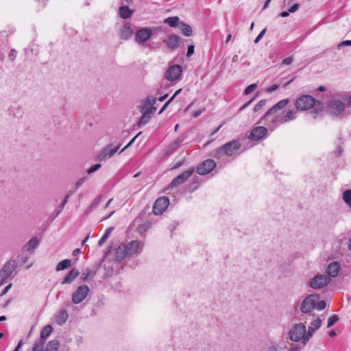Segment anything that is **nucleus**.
I'll return each instance as SVG.
<instances>
[{
  "mask_svg": "<svg viewBox=\"0 0 351 351\" xmlns=\"http://www.w3.org/2000/svg\"><path fill=\"white\" fill-rule=\"evenodd\" d=\"M241 143L239 139L230 141L215 150L214 157L221 159L223 156L232 157L239 154Z\"/></svg>",
  "mask_w": 351,
  "mask_h": 351,
  "instance_id": "f257e3e1",
  "label": "nucleus"
},
{
  "mask_svg": "<svg viewBox=\"0 0 351 351\" xmlns=\"http://www.w3.org/2000/svg\"><path fill=\"white\" fill-rule=\"evenodd\" d=\"M262 122L271 131L274 130L279 125L283 124L280 112H276L271 108L262 118Z\"/></svg>",
  "mask_w": 351,
  "mask_h": 351,
  "instance_id": "f03ea898",
  "label": "nucleus"
},
{
  "mask_svg": "<svg viewBox=\"0 0 351 351\" xmlns=\"http://www.w3.org/2000/svg\"><path fill=\"white\" fill-rule=\"evenodd\" d=\"M306 333V326L303 323H299L294 325L289 332V339L291 341L299 342L303 340Z\"/></svg>",
  "mask_w": 351,
  "mask_h": 351,
  "instance_id": "7ed1b4c3",
  "label": "nucleus"
},
{
  "mask_svg": "<svg viewBox=\"0 0 351 351\" xmlns=\"http://www.w3.org/2000/svg\"><path fill=\"white\" fill-rule=\"evenodd\" d=\"M319 295L317 294H310L308 295L300 304V311L304 314H310L316 306V300H318Z\"/></svg>",
  "mask_w": 351,
  "mask_h": 351,
  "instance_id": "20e7f679",
  "label": "nucleus"
},
{
  "mask_svg": "<svg viewBox=\"0 0 351 351\" xmlns=\"http://www.w3.org/2000/svg\"><path fill=\"white\" fill-rule=\"evenodd\" d=\"M331 278L326 274H318L309 280L308 286L313 289H320L327 286Z\"/></svg>",
  "mask_w": 351,
  "mask_h": 351,
  "instance_id": "39448f33",
  "label": "nucleus"
},
{
  "mask_svg": "<svg viewBox=\"0 0 351 351\" xmlns=\"http://www.w3.org/2000/svg\"><path fill=\"white\" fill-rule=\"evenodd\" d=\"M315 104V99L309 95H304L295 101V108L298 110H306L311 108Z\"/></svg>",
  "mask_w": 351,
  "mask_h": 351,
  "instance_id": "423d86ee",
  "label": "nucleus"
},
{
  "mask_svg": "<svg viewBox=\"0 0 351 351\" xmlns=\"http://www.w3.org/2000/svg\"><path fill=\"white\" fill-rule=\"evenodd\" d=\"M140 248V243L138 241H132L129 242L124 247H119L117 248V252L121 251L124 252V254L122 256H118L121 259H123L126 256H132L136 253H138Z\"/></svg>",
  "mask_w": 351,
  "mask_h": 351,
  "instance_id": "0eeeda50",
  "label": "nucleus"
},
{
  "mask_svg": "<svg viewBox=\"0 0 351 351\" xmlns=\"http://www.w3.org/2000/svg\"><path fill=\"white\" fill-rule=\"evenodd\" d=\"M17 267L16 261L11 259L6 262L0 271V278L7 280L12 278L13 272Z\"/></svg>",
  "mask_w": 351,
  "mask_h": 351,
  "instance_id": "6e6552de",
  "label": "nucleus"
},
{
  "mask_svg": "<svg viewBox=\"0 0 351 351\" xmlns=\"http://www.w3.org/2000/svg\"><path fill=\"white\" fill-rule=\"evenodd\" d=\"M194 171L195 169L193 167H191L188 170L178 175L171 181L167 189H172L173 187L181 185L192 176V174L194 173Z\"/></svg>",
  "mask_w": 351,
  "mask_h": 351,
  "instance_id": "1a4fd4ad",
  "label": "nucleus"
},
{
  "mask_svg": "<svg viewBox=\"0 0 351 351\" xmlns=\"http://www.w3.org/2000/svg\"><path fill=\"white\" fill-rule=\"evenodd\" d=\"M89 288L87 285L80 286L72 295L73 303L77 304L81 303L88 295Z\"/></svg>",
  "mask_w": 351,
  "mask_h": 351,
  "instance_id": "9d476101",
  "label": "nucleus"
},
{
  "mask_svg": "<svg viewBox=\"0 0 351 351\" xmlns=\"http://www.w3.org/2000/svg\"><path fill=\"white\" fill-rule=\"evenodd\" d=\"M215 167V162L213 160L208 159L197 167L196 171L198 174L204 176L210 173Z\"/></svg>",
  "mask_w": 351,
  "mask_h": 351,
  "instance_id": "9b49d317",
  "label": "nucleus"
},
{
  "mask_svg": "<svg viewBox=\"0 0 351 351\" xmlns=\"http://www.w3.org/2000/svg\"><path fill=\"white\" fill-rule=\"evenodd\" d=\"M169 199L167 197L163 196L158 198L153 206V213L156 215H161L168 207Z\"/></svg>",
  "mask_w": 351,
  "mask_h": 351,
  "instance_id": "f8f14e48",
  "label": "nucleus"
},
{
  "mask_svg": "<svg viewBox=\"0 0 351 351\" xmlns=\"http://www.w3.org/2000/svg\"><path fill=\"white\" fill-rule=\"evenodd\" d=\"M182 68L180 65H173L169 68L165 74V77L169 81H176L178 80L182 74Z\"/></svg>",
  "mask_w": 351,
  "mask_h": 351,
  "instance_id": "ddd939ff",
  "label": "nucleus"
},
{
  "mask_svg": "<svg viewBox=\"0 0 351 351\" xmlns=\"http://www.w3.org/2000/svg\"><path fill=\"white\" fill-rule=\"evenodd\" d=\"M345 108V104L339 99H332L328 104V110L332 114L339 115Z\"/></svg>",
  "mask_w": 351,
  "mask_h": 351,
  "instance_id": "4468645a",
  "label": "nucleus"
},
{
  "mask_svg": "<svg viewBox=\"0 0 351 351\" xmlns=\"http://www.w3.org/2000/svg\"><path fill=\"white\" fill-rule=\"evenodd\" d=\"M152 34L149 28L143 27L136 32L135 40L138 44H144L148 40Z\"/></svg>",
  "mask_w": 351,
  "mask_h": 351,
  "instance_id": "2eb2a0df",
  "label": "nucleus"
},
{
  "mask_svg": "<svg viewBox=\"0 0 351 351\" xmlns=\"http://www.w3.org/2000/svg\"><path fill=\"white\" fill-rule=\"evenodd\" d=\"M267 133V128L264 126H258L252 130L249 138L252 141H258L265 138Z\"/></svg>",
  "mask_w": 351,
  "mask_h": 351,
  "instance_id": "dca6fc26",
  "label": "nucleus"
},
{
  "mask_svg": "<svg viewBox=\"0 0 351 351\" xmlns=\"http://www.w3.org/2000/svg\"><path fill=\"white\" fill-rule=\"evenodd\" d=\"M156 102V98L152 96H148L143 101L141 112H147L154 114L156 110V108L154 106Z\"/></svg>",
  "mask_w": 351,
  "mask_h": 351,
  "instance_id": "f3484780",
  "label": "nucleus"
},
{
  "mask_svg": "<svg viewBox=\"0 0 351 351\" xmlns=\"http://www.w3.org/2000/svg\"><path fill=\"white\" fill-rule=\"evenodd\" d=\"M184 138L180 136L175 139L173 142L169 144L165 149L164 152L165 155H170L173 153L180 147V144L184 141Z\"/></svg>",
  "mask_w": 351,
  "mask_h": 351,
  "instance_id": "a211bd4d",
  "label": "nucleus"
},
{
  "mask_svg": "<svg viewBox=\"0 0 351 351\" xmlns=\"http://www.w3.org/2000/svg\"><path fill=\"white\" fill-rule=\"evenodd\" d=\"M339 264L336 261L332 262L328 265L327 267V276H328L330 278L331 277H336L339 274Z\"/></svg>",
  "mask_w": 351,
  "mask_h": 351,
  "instance_id": "6ab92c4d",
  "label": "nucleus"
},
{
  "mask_svg": "<svg viewBox=\"0 0 351 351\" xmlns=\"http://www.w3.org/2000/svg\"><path fill=\"white\" fill-rule=\"evenodd\" d=\"M132 34L133 29L128 23L123 25L119 31L120 38L123 40L129 39L132 36Z\"/></svg>",
  "mask_w": 351,
  "mask_h": 351,
  "instance_id": "aec40b11",
  "label": "nucleus"
},
{
  "mask_svg": "<svg viewBox=\"0 0 351 351\" xmlns=\"http://www.w3.org/2000/svg\"><path fill=\"white\" fill-rule=\"evenodd\" d=\"M180 41V38L178 35L171 34L168 38L167 41V46L171 50H174L178 47Z\"/></svg>",
  "mask_w": 351,
  "mask_h": 351,
  "instance_id": "412c9836",
  "label": "nucleus"
},
{
  "mask_svg": "<svg viewBox=\"0 0 351 351\" xmlns=\"http://www.w3.org/2000/svg\"><path fill=\"white\" fill-rule=\"evenodd\" d=\"M283 123L294 120L296 118V112L293 110H288L280 112Z\"/></svg>",
  "mask_w": 351,
  "mask_h": 351,
  "instance_id": "4be33fe9",
  "label": "nucleus"
},
{
  "mask_svg": "<svg viewBox=\"0 0 351 351\" xmlns=\"http://www.w3.org/2000/svg\"><path fill=\"white\" fill-rule=\"evenodd\" d=\"M80 274V272L76 269H72L66 276L64 278L62 284H70Z\"/></svg>",
  "mask_w": 351,
  "mask_h": 351,
  "instance_id": "5701e85b",
  "label": "nucleus"
},
{
  "mask_svg": "<svg viewBox=\"0 0 351 351\" xmlns=\"http://www.w3.org/2000/svg\"><path fill=\"white\" fill-rule=\"evenodd\" d=\"M134 10H130L128 6L123 5L119 8V14L120 17L126 19L130 18L133 14Z\"/></svg>",
  "mask_w": 351,
  "mask_h": 351,
  "instance_id": "b1692460",
  "label": "nucleus"
},
{
  "mask_svg": "<svg viewBox=\"0 0 351 351\" xmlns=\"http://www.w3.org/2000/svg\"><path fill=\"white\" fill-rule=\"evenodd\" d=\"M179 29L181 33L185 36H191L193 35L192 27L184 22L180 23Z\"/></svg>",
  "mask_w": 351,
  "mask_h": 351,
  "instance_id": "393cba45",
  "label": "nucleus"
},
{
  "mask_svg": "<svg viewBox=\"0 0 351 351\" xmlns=\"http://www.w3.org/2000/svg\"><path fill=\"white\" fill-rule=\"evenodd\" d=\"M143 113V115L139 120V121L137 123V126L138 128H141L143 125H146L150 120L152 113L147 112H141Z\"/></svg>",
  "mask_w": 351,
  "mask_h": 351,
  "instance_id": "a878e982",
  "label": "nucleus"
},
{
  "mask_svg": "<svg viewBox=\"0 0 351 351\" xmlns=\"http://www.w3.org/2000/svg\"><path fill=\"white\" fill-rule=\"evenodd\" d=\"M69 315L66 310L63 309L59 311L57 317L56 322L58 324H62L65 323L68 319Z\"/></svg>",
  "mask_w": 351,
  "mask_h": 351,
  "instance_id": "bb28decb",
  "label": "nucleus"
},
{
  "mask_svg": "<svg viewBox=\"0 0 351 351\" xmlns=\"http://www.w3.org/2000/svg\"><path fill=\"white\" fill-rule=\"evenodd\" d=\"M53 328L51 325L45 326L41 330L40 339L45 341L52 332Z\"/></svg>",
  "mask_w": 351,
  "mask_h": 351,
  "instance_id": "cd10ccee",
  "label": "nucleus"
},
{
  "mask_svg": "<svg viewBox=\"0 0 351 351\" xmlns=\"http://www.w3.org/2000/svg\"><path fill=\"white\" fill-rule=\"evenodd\" d=\"M60 343L58 340L50 341L45 348V351H57L59 348Z\"/></svg>",
  "mask_w": 351,
  "mask_h": 351,
  "instance_id": "c85d7f7f",
  "label": "nucleus"
},
{
  "mask_svg": "<svg viewBox=\"0 0 351 351\" xmlns=\"http://www.w3.org/2000/svg\"><path fill=\"white\" fill-rule=\"evenodd\" d=\"M289 102V99L288 98L284 99L278 101L276 105H274L271 109L276 111L280 112V110L285 107Z\"/></svg>",
  "mask_w": 351,
  "mask_h": 351,
  "instance_id": "c756f323",
  "label": "nucleus"
},
{
  "mask_svg": "<svg viewBox=\"0 0 351 351\" xmlns=\"http://www.w3.org/2000/svg\"><path fill=\"white\" fill-rule=\"evenodd\" d=\"M165 23L168 24L171 27H179V17L178 16H171L168 17L165 20Z\"/></svg>",
  "mask_w": 351,
  "mask_h": 351,
  "instance_id": "7c9ffc66",
  "label": "nucleus"
},
{
  "mask_svg": "<svg viewBox=\"0 0 351 351\" xmlns=\"http://www.w3.org/2000/svg\"><path fill=\"white\" fill-rule=\"evenodd\" d=\"M109 150H110V146L105 147L98 154V156L97 157V160L99 161H104V160H106V159L109 158L108 154V152Z\"/></svg>",
  "mask_w": 351,
  "mask_h": 351,
  "instance_id": "2f4dec72",
  "label": "nucleus"
},
{
  "mask_svg": "<svg viewBox=\"0 0 351 351\" xmlns=\"http://www.w3.org/2000/svg\"><path fill=\"white\" fill-rule=\"evenodd\" d=\"M342 199L345 204L351 209V189L346 190L343 193Z\"/></svg>",
  "mask_w": 351,
  "mask_h": 351,
  "instance_id": "473e14b6",
  "label": "nucleus"
},
{
  "mask_svg": "<svg viewBox=\"0 0 351 351\" xmlns=\"http://www.w3.org/2000/svg\"><path fill=\"white\" fill-rule=\"evenodd\" d=\"M71 264V261L70 259H64L60 261L56 266L57 271H62L66 268H68Z\"/></svg>",
  "mask_w": 351,
  "mask_h": 351,
  "instance_id": "72a5a7b5",
  "label": "nucleus"
},
{
  "mask_svg": "<svg viewBox=\"0 0 351 351\" xmlns=\"http://www.w3.org/2000/svg\"><path fill=\"white\" fill-rule=\"evenodd\" d=\"M316 331L315 329L311 327L310 326L308 328V330H306V333L304 335V338L303 340V345H306L309 339L313 337L314 332Z\"/></svg>",
  "mask_w": 351,
  "mask_h": 351,
  "instance_id": "f704fd0d",
  "label": "nucleus"
},
{
  "mask_svg": "<svg viewBox=\"0 0 351 351\" xmlns=\"http://www.w3.org/2000/svg\"><path fill=\"white\" fill-rule=\"evenodd\" d=\"M38 245V241L36 238H32L27 243V250H32Z\"/></svg>",
  "mask_w": 351,
  "mask_h": 351,
  "instance_id": "c9c22d12",
  "label": "nucleus"
},
{
  "mask_svg": "<svg viewBox=\"0 0 351 351\" xmlns=\"http://www.w3.org/2000/svg\"><path fill=\"white\" fill-rule=\"evenodd\" d=\"M152 226L151 222L149 221H146L144 223L138 225V230L140 232H147Z\"/></svg>",
  "mask_w": 351,
  "mask_h": 351,
  "instance_id": "e433bc0d",
  "label": "nucleus"
},
{
  "mask_svg": "<svg viewBox=\"0 0 351 351\" xmlns=\"http://www.w3.org/2000/svg\"><path fill=\"white\" fill-rule=\"evenodd\" d=\"M45 341L40 339L38 341L35 342L32 351H43Z\"/></svg>",
  "mask_w": 351,
  "mask_h": 351,
  "instance_id": "4c0bfd02",
  "label": "nucleus"
},
{
  "mask_svg": "<svg viewBox=\"0 0 351 351\" xmlns=\"http://www.w3.org/2000/svg\"><path fill=\"white\" fill-rule=\"evenodd\" d=\"M339 317L337 315H332L328 319L327 328H330L333 326L338 320Z\"/></svg>",
  "mask_w": 351,
  "mask_h": 351,
  "instance_id": "58836bf2",
  "label": "nucleus"
},
{
  "mask_svg": "<svg viewBox=\"0 0 351 351\" xmlns=\"http://www.w3.org/2000/svg\"><path fill=\"white\" fill-rule=\"evenodd\" d=\"M322 325V320L319 317L314 319L311 323V327L313 328L316 330H318Z\"/></svg>",
  "mask_w": 351,
  "mask_h": 351,
  "instance_id": "ea45409f",
  "label": "nucleus"
},
{
  "mask_svg": "<svg viewBox=\"0 0 351 351\" xmlns=\"http://www.w3.org/2000/svg\"><path fill=\"white\" fill-rule=\"evenodd\" d=\"M68 197H65L64 198V199L62 200V202H61V204H60L59 207L58 209H56V210L55 211L56 213V217L58 216L60 213L62 212L63 208L64 207V206L66 205V204L68 202Z\"/></svg>",
  "mask_w": 351,
  "mask_h": 351,
  "instance_id": "a19ab883",
  "label": "nucleus"
},
{
  "mask_svg": "<svg viewBox=\"0 0 351 351\" xmlns=\"http://www.w3.org/2000/svg\"><path fill=\"white\" fill-rule=\"evenodd\" d=\"M101 197H102L101 195H98L94 199V201L90 204V206L88 208V210H91L92 209L95 208L97 206V204L100 202Z\"/></svg>",
  "mask_w": 351,
  "mask_h": 351,
  "instance_id": "79ce46f5",
  "label": "nucleus"
},
{
  "mask_svg": "<svg viewBox=\"0 0 351 351\" xmlns=\"http://www.w3.org/2000/svg\"><path fill=\"white\" fill-rule=\"evenodd\" d=\"M266 99H262L254 106V112H258L261 110L266 104Z\"/></svg>",
  "mask_w": 351,
  "mask_h": 351,
  "instance_id": "37998d69",
  "label": "nucleus"
},
{
  "mask_svg": "<svg viewBox=\"0 0 351 351\" xmlns=\"http://www.w3.org/2000/svg\"><path fill=\"white\" fill-rule=\"evenodd\" d=\"M257 87V85L256 84H252L250 85H249L244 90V94L245 95H249L252 92H253Z\"/></svg>",
  "mask_w": 351,
  "mask_h": 351,
  "instance_id": "c03bdc74",
  "label": "nucleus"
},
{
  "mask_svg": "<svg viewBox=\"0 0 351 351\" xmlns=\"http://www.w3.org/2000/svg\"><path fill=\"white\" fill-rule=\"evenodd\" d=\"M326 302L324 300L317 301L316 300V306L315 308L322 311L326 308Z\"/></svg>",
  "mask_w": 351,
  "mask_h": 351,
  "instance_id": "a18cd8bd",
  "label": "nucleus"
},
{
  "mask_svg": "<svg viewBox=\"0 0 351 351\" xmlns=\"http://www.w3.org/2000/svg\"><path fill=\"white\" fill-rule=\"evenodd\" d=\"M280 346L278 343L275 342H272L270 343L267 348V351H280L279 350Z\"/></svg>",
  "mask_w": 351,
  "mask_h": 351,
  "instance_id": "49530a36",
  "label": "nucleus"
},
{
  "mask_svg": "<svg viewBox=\"0 0 351 351\" xmlns=\"http://www.w3.org/2000/svg\"><path fill=\"white\" fill-rule=\"evenodd\" d=\"M141 132H140L139 133H138L128 143L127 145H125L123 149L122 150L119 152L120 154L122 153L123 152H124L126 149H128L129 147H130L134 142V141L136 140V138L140 136L141 134Z\"/></svg>",
  "mask_w": 351,
  "mask_h": 351,
  "instance_id": "de8ad7c7",
  "label": "nucleus"
},
{
  "mask_svg": "<svg viewBox=\"0 0 351 351\" xmlns=\"http://www.w3.org/2000/svg\"><path fill=\"white\" fill-rule=\"evenodd\" d=\"M266 32H267V28L265 27L256 36V38L254 40V43H258L261 40V39L264 36Z\"/></svg>",
  "mask_w": 351,
  "mask_h": 351,
  "instance_id": "09e8293b",
  "label": "nucleus"
},
{
  "mask_svg": "<svg viewBox=\"0 0 351 351\" xmlns=\"http://www.w3.org/2000/svg\"><path fill=\"white\" fill-rule=\"evenodd\" d=\"M101 164H96V165L92 166L90 168H89L87 170V173L90 174L92 173H94L95 171L98 170L101 167Z\"/></svg>",
  "mask_w": 351,
  "mask_h": 351,
  "instance_id": "8fccbe9b",
  "label": "nucleus"
},
{
  "mask_svg": "<svg viewBox=\"0 0 351 351\" xmlns=\"http://www.w3.org/2000/svg\"><path fill=\"white\" fill-rule=\"evenodd\" d=\"M110 146V150L108 151V158H111L114 154H115L117 153V152L118 151L119 148V145L114 147V148H111V145H109Z\"/></svg>",
  "mask_w": 351,
  "mask_h": 351,
  "instance_id": "3c124183",
  "label": "nucleus"
},
{
  "mask_svg": "<svg viewBox=\"0 0 351 351\" xmlns=\"http://www.w3.org/2000/svg\"><path fill=\"white\" fill-rule=\"evenodd\" d=\"M110 146V150L108 151V158H111L114 154H115L117 153V152L118 151L119 148V145L114 147V148H111V145H109Z\"/></svg>",
  "mask_w": 351,
  "mask_h": 351,
  "instance_id": "603ef678",
  "label": "nucleus"
},
{
  "mask_svg": "<svg viewBox=\"0 0 351 351\" xmlns=\"http://www.w3.org/2000/svg\"><path fill=\"white\" fill-rule=\"evenodd\" d=\"M90 275V271L89 269H86L85 271H82L81 278L83 281H85L89 277Z\"/></svg>",
  "mask_w": 351,
  "mask_h": 351,
  "instance_id": "864d4df0",
  "label": "nucleus"
},
{
  "mask_svg": "<svg viewBox=\"0 0 351 351\" xmlns=\"http://www.w3.org/2000/svg\"><path fill=\"white\" fill-rule=\"evenodd\" d=\"M345 46H351V40H344L341 42L338 46L337 48L340 49L341 48L345 47Z\"/></svg>",
  "mask_w": 351,
  "mask_h": 351,
  "instance_id": "5fc2aeb1",
  "label": "nucleus"
},
{
  "mask_svg": "<svg viewBox=\"0 0 351 351\" xmlns=\"http://www.w3.org/2000/svg\"><path fill=\"white\" fill-rule=\"evenodd\" d=\"M194 45H191L188 46L186 56L191 57L194 53Z\"/></svg>",
  "mask_w": 351,
  "mask_h": 351,
  "instance_id": "6e6d98bb",
  "label": "nucleus"
},
{
  "mask_svg": "<svg viewBox=\"0 0 351 351\" xmlns=\"http://www.w3.org/2000/svg\"><path fill=\"white\" fill-rule=\"evenodd\" d=\"M86 179V177H82L77 181L75 183V190H77L85 182Z\"/></svg>",
  "mask_w": 351,
  "mask_h": 351,
  "instance_id": "4d7b16f0",
  "label": "nucleus"
},
{
  "mask_svg": "<svg viewBox=\"0 0 351 351\" xmlns=\"http://www.w3.org/2000/svg\"><path fill=\"white\" fill-rule=\"evenodd\" d=\"M108 237H106V235L104 234L101 238L99 239V241H98V245L99 247L102 246L105 243L106 241H107Z\"/></svg>",
  "mask_w": 351,
  "mask_h": 351,
  "instance_id": "13d9d810",
  "label": "nucleus"
},
{
  "mask_svg": "<svg viewBox=\"0 0 351 351\" xmlns=\"http://www.w3.org/2000/svg\"><path fill=\"white\" fill-rule=\"evenodd\" d=\"M292 62H293V58L289 56V57L285 58L282 60V64H285V65H289L292 63Z\"/></svg>",
  "mask_w": 351,
  "mask_h": 351,
  "instance_id": "bf43d9fd",
  "label": "nucleus"
},
{
  "mask_svg": "<svg viewBox=\"0 0 351 351\" xmlns=\"http://www.w3.org/2000/svg\"><path fill=\"white\" fill-rule=\"evenodd\" d=\"M278 88V85L277 84H273L272 86H271L270 87H268L267 89H266V92L267 93H271L276 90H277Z\"/></svg>",
  "mask_w": 351,
  "mask_h": 351,
  "instance_id": "052dcab7",
  "label": "nucleus"
},
{
  "mask_svg": "<svg viewBox=\"0 0 351 351\" xmlns=\"http://www.w3.org/2000/svg\"><path fill=\"white\" fill-rule=\"evenodd\" d=\"M299 7H300V5L298 3H295V4L293 5L289 9V12H291V13H293V12H296L298 10Z\"/></svg>",
  "mask_w": 351,
  "mask_h": 351,
  "instance_id": "680f3d73",
  "label": "nucleus"
},
{
  "mask_svg": "<svg viewBox=\"0 0 351 351\" xmlns=\"http://www.w3.org/2000/svg\"><path fill=\"white\" fill-rule=\"evenodd\" d=\"M16 51L14 49H12L8 56L10 60L13 61L16 58Z\"/></svg>",
  "mask_w": 351,
  "mask_h": 351,
  "instance_id": "e2e57ef3",
  "label": "nucleus"
},
{
  "mask_svg": "<svg viewBox=\"0 0 351 351\" xmlns=\"http://www.w3.org/2000/svg\"><path fill=\"white\" fill-rule=\"evenodd\" d=\"M12 285L10 283L9 284L8 286H6L4 289L3 290V291L0 294V296H3L4 295H5L8 291L11 289Z\"/></svg>",
  "mask_w": 351,
  "mask_h": 351,
  "instance_id": "0e129e2a",
  "label": "nucleus"
},
{
  "mask_svg": "<svg viewBox=\"0 0 351 351\" xmlns=\"http://www.w3.org/2000/svg\"><path fill=\"white\" fill-rule=\"evenodd\" d=\"M113 229H114L113 227H110V228H107V230H106V232L104 234L106 235L107 237H109V236L111 234V232H112Z\"/></svg>",
  "mask_w": 351,
  "mask_h": 351,
  "instance_id": "69168bd1",
  "label": "nucleus"
},
{
  "mask_svg": "<svg viewBox=\"0 0 351 351\" xmlns=\"http://www.w3.org/2000/svg\"><path fill=\"white\" fill-rule=\"evenodd\" d=\"M184 163V161H179L177 163L174 165V166L172 167V169H176L181 167Z\"/></svg>",
  "mask_w": 351,
  "mask_h": 351,
  "instance_id": "338daca9",
  "label": "nucleus"
},
{
  "mask_svg": "<svg viewBox=\"0 0 351 351\" xmlns=\"http://www.w3.org/2000/svg\"><path fill=\"white\" fill-rule=\"evenodd\" d=\"M335 152L337 156H339L342 154L343 149L341 147H338Z\"/></svg>",
  "mask_w": 351,
  "mask_h": 351,
  "instance_id": "774afa93",
  "label": "nucleus"
}]
</instances>
